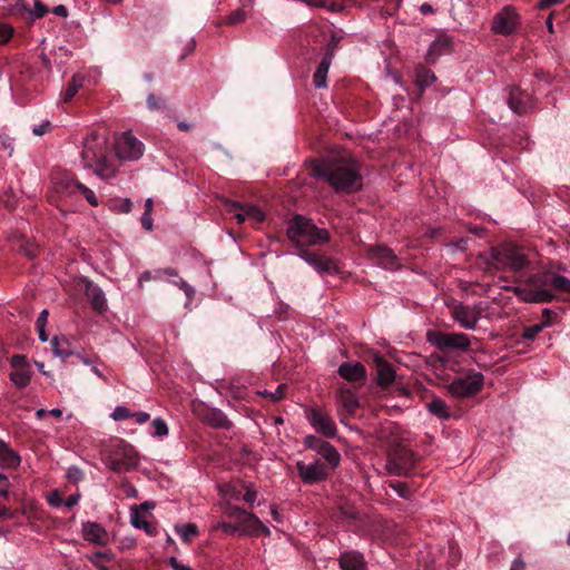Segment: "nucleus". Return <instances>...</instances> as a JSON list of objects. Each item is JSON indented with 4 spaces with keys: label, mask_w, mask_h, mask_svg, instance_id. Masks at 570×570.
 I'll return each mask as SVG.
<instances>
[{
    "label": "nucleus",
    "mask_w": 570,
    "mask_h": 570,
    "mask_svg": "<svg viewBox=\"0 0 570 570\" xmlns=\"http://www.w3.org/2000/svg\"><path fill=\"white\" fill-rule=\"evenodd\" d=\"M426 407L430 413H432L433 415L438 416L441 420H448L451 415L446 403L439 397H434L431 402H429L426 404Z\"/></svg>",
    "instance_id": "c756f323"
},
{
    "label": "nucleus",
    "mask_w": 570,
    "mask_h": 570,
    "mask_svg": "<svg viewBox=\"0 0 570 570\" xmlns=\"http://www.w3.org/2000/svg\"><path fill=\"white\" fill-rule=\"evenodd\" d=\"M553 316H556V313L553 311L544 308L542 312L543 322L541 323V325H544V327L550 326Z\"/></svg>",
    "instance_id": "13d9d810"
},
{
    "label": "nucleus",
    "mask_w": 570,
    "mask_h": 570,
    "mask_svg": "<svg viewBox=\"0 0 570 570\" xmlns=\"http://www.w3.org/2000/svg\"><path fill=\"white\" fill-rule=\"evenodd\" d=\"M452 317L465 330H474L480 320V312L472 306L456 304L451 311Z\"/></svg>",
    "instance_id": "a211bd4d"
},
{
    "label": "nucleus",
    "mask_w": 570,
    "mask_h": 570,
    "mask_svg": "<svg viewBox=\"0 0 570 570\" xmlns=\"http://www.w3.org/2000/svg\"><path fill=\"white\" fill-rule=\"evenodd\" d=\"M489 265L495 271L509 269L513 273H519L528 267L529 259L521 248L512 244H502L491 248Z\"/></svg>",
    "instance_id": "39448f33"
},
{
    "label": "nucleus",
    "mask_w": 570,
    "mask_h": 570,
    "mask_svg": "<svg viewBox=\"0 0 570 570\" xmlns=\"http://www.w3.org/2000/svg\"><path fill=\"white\" fill-rule=\"evenodd\" d=\"M82 85H83V76L73 75L67 89L62 94V100L65 102L70 101L77 95V92L82 87Z\"/></svg>",
    "instance_id": "473e14b6"
},
{
    "label": "nucleus",
    "mask_w": 570,
    "mask_h": 570,
    "mask_svg": "<svg viewBox=\"0 0 570 570\" xmlns=\"http://www.w3.org/2000/svg\"><path fill=\"white\" fill-rule=\"evenodd\" d=\"M483 386V375L480 372H469L455 377L448 385V391L455 397H470L481 391Z\"/></svg>",
    "instance_id": "6e6552de"
},
{
    "label": "nucleus",
    "mask_w": 570,
    "mask_h": 570,
    "mask_svg": "<svg viewBox=\"0 0 570 570\" xmlns=\"http://www.w3.org/2000/svg\"><path fill=\"white\" fill-rule=\"evenodd\" d=\"M81 160L85 168L94 169L102 179L114 178L118 171L117 164L108 156L107 139L91 132L83 139Z\"/></svg>",
    "instance_id": "7ed1b4c3"
},
{
    "label": "nucleus",
    "mask_w": 570,
    "mask_h": 570,
    "mask_svg": "<svg viewBox=\"0 0 570 570\" xmlns=\"http://www.w3.org/2000/svg\"><path fill=\"white\" fill-rule=\"evenodd\" d=\"M225 497H228L229 499L239 500L240 499V492L236 491V489L228 487L225 491Z\"/></svg>",
    "instance_id": "69168bd1"
},
{
    "label": "nucleus",
    "mask_w": 570,
    "mask_h": 570,
    "mask_svg": "<svg viewBox=\"0 0 570 570\" xmlns=\"http://www.w3.org/2000/svg\"><path fill=\"white\" fill-rule=\"evenodd\" d=\"M508 104L510 109L515 114H522L530 108L531 97L529 94L515 87L510 90Z\"/></svg>",
    "instance_id": "b1692460"
},
{
    "label": "nucleus",
    "mask_w": 570,
    "mask_h": 570,
    "mask_svg": "<svg viewBox=\"0 0 570 570\" xmlns=\"http://www.w3.org/2000/svg\"><path fill=\"white\" fill-rule=\"evenodd\" d=\"M176 532L183 541L188 542L193 537L197 535L198 529L193 523L181 524L175 527Z\"/></svg>",
    "instance_id": "c9c22d12"
},
{
    "label": "nucleus",
    "mask_w": 570,
    "mask_h": 570,
    "mask_svg": "<svg viewBox=\"0 0 570 570\" xmlns=\"http://www.w3.org/2000/svg\"><path fill=\"white\" fill-rule=\"evenodd\" d=\"M104 462L114 472H127L137 465V453L132 445L117 440L112 449L105 455Z\"/></svg>",
    "instance_id": "0eeeda50"
},
{
    "label": "nucleus",
    "mask_w": 570,
    "mask_h": 570,
    "mask_svg": "<svg viewBox=\"0 0 570 570\" xmlns=\"http://www.w3.org/2000/svg\"><path fill=\"white\" fill-rule=\"evenodd\" d=\"M48 315H49V313L47 309H42L40 312V314L37 318V322H36L37 327H46Z\"/></svg>",
    "instance_id": "680f3d73"
},
{
    "label": "nucleus",
    "mask_w": 570,
    "mask_h": 570,
    "mask_svg": "<svg viewBox=\"0 0 570 570\" xmlns=\"http://www.w3.org/2000/svg\"><path fill=\"white\" fill-rule=\"evenodd\" d=\"M156 507V504L153 501H145L139 507H137L138 511H145L149 512Z\"/></svg>",
    "instance_id": "338daca9"
},
{
    "label": "nucleus",
    "mask_w": 570,
    "mask_h": 570,
    "mask_svg": "<svg viewBox=\"0 0 570 570\" xmlns=\"http://www.w3.org/2000/svg\"><path fill=\"white\" fill-rule=\"evenodd\" d=\"M153 218L150 216V214L148 213H144L142 216H141V225L145 229L147 230H151L153 229Z\"/></svg>",
    "instance_id": "052dcab7"
},
{
    "label": "nucleus",
    "mask_w": 570,
    "mask_h": 570,
    "mask_svg": "<svg viewBox=\"0 0 570 570\" xmlns=\"http://www.w3.org/2000/svg\"><path fill=\"white\" fill-rule=\"evenodd\" d=\"M102 558H106L107 560H111L112 559V554L110 553H106V552H95L92 554H89L87 556V559L96 567H99L101 564L100 560Z\"/></svg>",
    "instance_id": "de8ad7c7"
},
{
    "label": "nucleus",
    "mask_w": 570,
    "mask_h": 570,
    "mask_svg": "<svg viewBox=\"0 0 570 570\" xmlns=\"http://www.w3.org/2000/svg\"><path fill=\"white\" fill-rule=\"evenodd\" d=\"M544 328V325H541V324H534V325H531V326H528L524 328V332H523V337L525 340H534L535 336Z\"/></svg>",
    "instance_id": "c03bdc74"
},
{
    "label": "nucleus",
    "mask_w": 570,
    "mask_h": 570,
    "mask_svg": "<svg viewBox=\"0 0 570 570\" xmlns=\"http://www.w3.org/2000/svg\"><path fill=\"white\" fill-rule=\"evenodd\" d=\"M131 417L135 419L136 423L138 424H145L147 421H149L150 415L147 412L139 411V412H132Z\"/></svg>",
    "instance_id": "4d7b16f0"
},
{
    "label": "nucleus",
    "mask_w": 570,
    "mask_h": 570,
    "mask_svg": "<svg viewBox=\"0 0 570 570\" xmlns=\"http://www.w3.org/2000/svg\"><path fill=\"white\" fill-rule=\"evenodd\" d=\"M67 478L69 481L73 483H78L83 478L82 471L77 466H70L67 470Z\"/></svg>",
    "instance_id": "8fccbe9b"
},
{
    "label": "nucleus",
    "mask_w": 570,
    "mask_h": 570,
    "mask_svg": "<svg viewBox=\"0 0 570 570\" xmlns=\"http://www.w3.org/2000/svg\"><path fill=\"white\" fill-rule=\"evenodd\" d=\"M551 286L557 291L570 294V279L550 272L532 274L521 281L512 291L524 303H550L556 297Z\"/></svg>",
    "instance_id": "f257e3e1"
},
{
    "label": "nucleus",
    "mask_w": 570,
    "mask_h": 570,
    "mask_svg": "<svg viewBox=\"0 0 570 570\" xmlns=\"http://www.w3.org/2000/svg\"><path fill=\"white\" fill-rule=\"evenodd\" d=\"M451 51V39L446 36L436 37L429 47L426 60L434 63L441 56L448 55Z\"/></svg>",
    "instance_id": "5701e85b"
},
{
    "label": "nucleus",
    "mask_w": 570,
    "mask_h": 570,
    "mask_svg": "<svg viewBox=\"0 0 570 570\" xmlns=\"http://www.w3.org/2000/svg\"><path fill=\"white\" fill-rule=\"evenodd\" d=\"M340 402L348 413H354L358 407V400L348 389H341Z\"/></svg>",
    "instance_id": "2f4dec72"
},
{
    "label": "nucleus",
    "mask_w": 570,
    "mask_h": 570,
    "mask_svg": "<svg viewBox=\"0 0 570 570\" xmlns=\"http://www.w3.org/2000/svg\"><path fill=\"white\" fill-rule=\"evenodd\" d=\"M287 236L296 247L313 246L330 240L326 229L316 227L311 219L301 215L294 216L288 222Z\"/></svg>",
    "instance_id": "20e7f679"
},
{
    "label": "nucleus",
    "mask_w": 570,
    "mask_h": 570,
    "mask_svg": "<svg viewBox=\"0 0 570 570\" xmlns=\"http://www.w3.org/2000/svg\"><path fill=\"white\" fill-rule=\"evenodd\" d=\"M228 212L235 214L238 224L248 220L252 224H259L265 219V213L257 206L250 204H242L238 202H227Z\"/></svg>",
    "instance_id": "4468645a"
},
{
    "label": "nucleus",
    "mask_w": 570,
    "mask_h": 570,
    "mask_svg": "<svg viewBox=\"0 0 570 570\" xmlns=\"http://www.w3.org/2000/svg\"><path fill=\"white\" fill-rule=\"evenodd\" d=\"M525 566L521 558H517L513 560L510 570H524Z\"/></svg>",
    "instance_id": "774afa93"
},
{
    "label": "nucleus",
    "mask_w": 570,
    "mask_h": 570,
    "mask_svg": "<svg viewBox=\"0 0 570 570\" xmlns=\"http://www.w3.org/2000/svg\"><path fill=\"white\" fill-rule=\"evenodd\" d=\"M20 458L3 441L0 440V465L14 468L19 465Z\"/></svg>",
    "instance_id": "c85d7f7f"
},
{
    "label": "nucleus",
    "mask_w": 570,
    "mask_h": 570,
    "mask_svg": "<svg viewBox=\"0 0 570 570\" xmlns=\"http://www.w3.org/2000/svg\"><path fill=\"white\" fill-rule=\"evenodd\" d=\"M391 488L402 498H407L409 495V488L401 482H395L390 484Z\"/></svg>",
    "instance_id": "603ef678"
},
{
    "label": "nucleus",
    "mask_w": 570,
    "mask_h": 570,
    "mask_svg": "<svg viewBox=\"0 0 570 570\" xmlns=\"http://www.w3.org/2000/svg\"><path fill=\"white\" fill-rule=\"evenodd\" d=\"M518 22L519 19L514 8L511 6H505L494 16L492 21V30L495 33L507 36L515 30Z\"/></svg>",
    "instance_id": "2eb2a0df"
},
{
    "label": "nucleus",
    "mask_w": 570,
    "mask_h": 570,
    "mask_svg": "<svg viewBox=\"0 0 570 570\" xmlns=\"http://www.w3.org/2000/svg\"><path fill=\"white\" fill-rule=\"evenodd\" d=\"M14 35V28L6 22L0 21V46L8 43Z\"/></svg>",
    "instance_id": "a19ab883"
},
{
    "label": "nucleus",
    "mask_w": 570,
    "mask_h": 570,
    "mask_svg": "<svg viewBox=\"0 0 570 570\" xmlns=\"http://www.w3.org/2000/svg\"><path fill=\"white\" fill-rule=\"evenodd\" d=\"M51 347L53 354L58 357H61L62 360H66L72 354L71 351L68 348V342L66 340H59L58 337H53L51 340Z\"/></svg>",
    "instance_id": "72a5a7b5"
},
{
    "label": "nucleus",
    "mask_w": 570,
    "mask_h": 570,
    "mask_svg": "<svg viewBox=\"0 0 570 570\" xmlns=\"http://www.w3.org/2000/svg\"><path fill=\"white\" fill-rule=\"evenodd\" d=\"M305 417L317 433L325 438L336 436V424L326 411L316 407H308L305 410Z\"/></svg>",
    "instance_id": "9b49d317"
},
{
    "label": "nucleus",
    "mask_w": 570,
    "mask_h": 570,
    "mask_svg": "<svg viewBox=\"0 0 570 570\" xmlns=\"http://www.w3.org/2000/svg\"><path fill=\"white\" fill-rule=\"evenodd\" d=\"M52 126L49 120H43L41 124L32 127V134L36 136H42L51 130Z\"/></svg>",
    "instance_id": "09e8293b"
},
{
    "label": "nucleus",
    "mask_w": 570,
    "mask_h": 570,
    "mask_svg": "<svg viewBox=\"0 0 570 570\" xmlns=\"http://www.w3.org/2000/svg\"><path fill=\"white\" fill-rule=\"evenodd\" d=\"M144 144L130 131L124 132L116 141V154L122 160H138L144 154Z\"/></svg>",
    "instance_id": "f8f14e48"
},
{
    "label": "nucleus",
    "mask_w": 570,
    "mask_h": 570,
    "mask_svg": "<svg viewBox=\"0 0 570 570\" xmlns=\"http://www.w3.org/2000/svg\"><path fill=\"white\" fill-rule=\"evenodd\" d=\"M317 273L320 274H336L340 268L333 258L324 256L320 265H317Z\"/></svg>",
    "instance_id": "e433bc0d"
},
{
    "label": "nucleus",
    "mask_w": 570,
    "mask_h": 570,
    "mask_svg": "<svg viewBox=\"0 0 570 570\" xmlns=\"http://www.w3.org/2000/svg\"><path fill=\"white\" fill-rule=\"evenodd\" d=\"M85 295L90 302V305L97 312H104L107 308V301L104 291L90 281H86Z\"/></svg>",
    "instance_id": "4be33fe9"
},
{
    "label": "nucleus",
    "mask_w": 570,
    "mask_h": 570,
    "mask_svg": "<svg viewBox=\"0 0 570 570\" xmlns=\"http://www.w3.org/2000/svg\"><path fill=\"white\" fill-rule=\"evenodd\" d=\"M315 177L325 179L337 191L352 193L362 187L358 165L352 157L331 161H316L312 167Z\"/></svg>",
    "instance_id": "f03ea898"
},
{
    "label": "nucleus",
    "mask_w": 570,
    "mask_h": 570,
    "mask_svg": "<svg viewBox=\"0 0 570 570\" xmlns=\"http://www.w3.org/2000/svg\"><path fill=\"white\" fill-rule=\"evenodd\" d=\"M147 107L150 110H157L161 108V101L154 94H149L147 97Z\"/></svg>",
    "instance_id": "5fc2aeb1"
},
{
    "label": "nucleus",
    "mask_w": 570,
    "mask_h": 570,
    "mask_svg": "<svg viewBox=\"0 0 570 570\" xmlns=\"http://www.w3.org/2000/svg\"><path fill=\"white\" fill-rule=\"evenodd\" d=\"M131 411L126 406H116L110 414L111 419L115 421H122L131 417Z\"/></svg>",
    "instance_id": "79ce46f5"
},
{
    "label": "nucleus",
    "mask_w": 570,
    "mask_h": 570,
    "mask_svg": "<svg viewBox=\"0 0 570 570\" xmlns=\"http://www.w3.org/2000/svg\"><path fill=\"white\" fill-rule=\"evenodd\" d=\"M10 364L14 370L28 367L26 363V357L23 355H13L11 357Z\"/></svg>",
    "instance_id": "864d4df0"
},
{
    "label": "nucleus",
    "mask_w": 570,
    "mask_h": 570,
    "mask_svg": "<svg viewBox=\"0 0 570 570\" xmlns=\"http://www.w3.org/2000/svg\"><path fill=\"white\" fill-rule=\"evenodd\" d=\"M374 361L377 371V384L382 387L391 385L395 380L393 366L379 355L374 357Z\"/></svg>",
    "instance_id": "393cba45"
},
{
    "label": "nucleus",
    "mask_w": 570,
    "mask_h": 570,
    "mask_svg": "<svg viewBox=\"0 0 570 570\" xmlns=\"http://www.w3.org/2000/svg\"><path fill=\"white\" fill-rule=\"evenodd\" d=\"M245 19H246L245 12L243 10H236L229 14V17L227 18V22L230 24H234V23L243 22V21H245Z\"/></svg>",
    "instance_id": "3c124183"
},
{
    "label": "nucleus",
    "mask_w": 570,
    "mask_h": 570,
    "mask_svg": "<svg viewBox=\"0 0 570 570\" xmlns=\"http://www.w3.org/2000/svg\"><path fill=\"white\" fill-rule=\"evenodd\" d=\"M47 501H48L49 505H51L53 508H59L61 504H63V499L58 490L51 491L47 495Z\"/></svg>",
    "instance_id": "49530a36"
},
{
    "label": "nucleus",
    "mask_w": 570,
    "mask_h": 570,
    "mask_svg": "<svg viewBox=\"0 0 570 570\" xmlns=\"http://www.w3.org/2000/svg\"><path fill=\"white\" fill-rule=\"evenodd\" d=\"M236 527H237L236 522L230 523V522L220 521L215 525V529L220 530L225 534L234 535V534H238V530Z\"/></svg>",
    "instance_id": "37998d69"
},
{
    "label": "nucleus",
    "mask_w": 570,
    "mask_h": 570,
    "mask_svg": "<svg viewBox=\"0 0 570 570\" xmlns=\"http://www.w3.org/2000/svg\"><path fill=\"white\" fill-rule=\"evenodd\" d=\"M297 255L309 266H312L315 271L317 269V265H320V263L324 258V256H321L307 249H301Z\"/></svg>",
    "instance_id": "4c0bfd02"
},
{
    "label": "nucleus",
    "mask_w": 570,
    "mask_h": 570,
    "mask_svg": "<svg viewBox=\"0 0 570 570\" xmlns=\"http://www.w3.org/2000/svg\"><path fill=\"white\" fill-rule=\"evenodd\" d=\"M296 469L299 478L304 483L307 484L324 481L328 476L327 468L318 460H315L308 464L304 463L303 461H298L296 463Z\"/></svg>",
    "instance_id": "dca6fc26"
},
{
    "label": "nucleus",
    "mask_w": 570,
    "mask_h": 570,
    "mask_svg": "<svg viewBox=\"0 0 570 570\" xmlns=\"http://www.w3.org/2000/svg\"><path fill=\"white\" fill-rule=\"evenodd\" d=\"M10 380L18 389L26 387L31 381V372L29 367L13 370L10 373Z\"/></svg>",
    "instance_id": "7c9ffc66"
},
{
    "label": "nucleus",
    "mask_w": 570,
    "mask_h": 570,
    "mask_svg": "<svg viewBox=\"0 0 570 570\" xmlns=\"http://www.w3.org/2000/svg\"><path fill=\"white\" fill-rule=\"evenodd\" d=\"M326 9L332 12H340L341 10H343V4L338 1H328L327 0Z\"/></svg>",
    "instance_id": "e2e57ef3"
},
{
    "label": "nucleus",
    "mask_w": 570,
    "mask_h": 570,
    "mask_svg": "<svg viewBox=\"0 0 570 570\" xmlns=\"http://www.w3.org/2000/svg\"><path fill=\"white\" fill-rule=\"evenodd\" d=\"M82 537L86 541L98 546H105L108 542V532L106 529L94 521L82 522L81 525Z\"/></svg>",
    "instance_id": "aec40b11"
},
{
    "label": "nucleus",
    "mask_w": 570,
    "mask_h": 570,
    "mask_svg": "<svg viewBox=\"0 0 570 570\" xmlns=\"http://www.w3.org/2000/svg\"><path fill=\"white\" fill-rule=\"evenodd\" d=\"M79 500H80V494L75 493V494L69 495L66 500H63V504L68 509H71L78 504Z\"/></svg>",
    "instance_id": "bf43d9fd"
},
{
    "label": "nucleus",
    "mask_w": 570,
    "mask_h": 570,
    "mask_svg": "<svg viewBox=\"0 0 570 570\" xmlns=\"http://www.w3.org/2000/svg\"><path fill=\"white\" fill-rule=\"evenodd\" d=\"M304 444L307 449L320 454L332 469H336L338 466L341 462V454L331 443L315 435H307L304 439Z\"/></svg>",
    "instance_id": "ddd939ff"
},
{
    "label": "nucleus",
    "mask_w": 570,
    "mask_h": 570,
    "mask_svg": "<svg viewBox=\"0 0 570 570\" xmlns=\"http://www.w3.org/2000/svg\"><path fill=\"white\" fill-rule=\"evenodd\" d=\"M55 185L58 193L71 195L75 191H79L91 206H98V198L94 190L88 188L86 185L75 180L73 177L65 176L59 181H56Z\"/></svg>",
    "instance_id": "f3484780"
},
{
    "label": "nucleus",
    "mask_w": 570,
    "mask_h": 570,
    "mask_svg": "<svg viewBox=\"0 0 570 570\" xmlns=\"http://www.w3.org/2000/svg\"><path fill=\"white\" fill-rule=\"evenodd\" d=\"M415 465L414 453L404 448L397 446L389 453L386 470L390 474L407 475Z\"/></svg>",
    "instance_id": "9d476101"
},
{
    "label": "nucleus",
    "mask_w": 570,
    "mask_h": 570,
    "mask_svg": "<svg viewBox=\"0 0 570 570\" xmlns=\"http://www.w3.org/2000/svg\"><path fill=\"white\" fill-rule=\"evenodd\" d=\"M335 45H330L313 76V83L316 88L327 87V73L334 58Z\"/></svg>",
    "instance_id": "6ab92c4d"
},
{
    "label": "nucleus",
    "mask_w": 570,
    "mask_h": 570,
    "mask_svg": "<svg viewBox=\"0 0 570 570\" xmlns=\"http://www.w3.org/2000/svg\"><path fill=\"white\" fill-rule=\"evenodd\" d=\"M48 12V8L40 1L35 0L33 10L30 11V14L33 19L42 18Z\"/></svg>",
    "instance_id": "a18cd8bd"
},
{
    "label": "nucleus",
    "mask_w": 570,
    "mask_h": 570,
    "mask_svg": "<svg viewBox=\"0 0 570 570\" xmlns=\"http://www.w3.org/2000/svg\"><path fill=\"white\" fill-rule=\"evenodd\" d=\"M256 498H257V492L253 487H247L246 493L242 497V499L249 504H253L255 502Z\"/></svg>",
    "instance_id": "6e6d98bb"
},
{
    "label": "nucleus",
    "mask_w": 570,
    "mask_h": 570,
    "mask_svg": "<svg viewBox=\"0 0 570 570\" xmlns=\"http://www.w3.org/2000/svg\"><path fill=\"white\" fill-rule=\"evenodd\" d=\"M435 80H436L435 75L426 68H421L416 72V83L421 89L426 88L428 86L433 83Z\"/></svg>",
    "instance_id": "f704fd0d"
},
{
    "label": "nucleus",
    "mask_w": 570,
    "mask_h": 570,
    "mask_svg": "<svg viewBox=\"0 0 570 570\" xmlns=\"http://www.w3.org/2000/svg\"><path fill=\"white\" fill-rule=\"evenodd\" d=\"M0 145L9 150V155H11L13 150L12 141L8 137H3L0 135Z\"/></svg>",
    "instance_id": "0e129e2a"
},
{
    "label": "nucleus",
    "mask_w": 570,
    "mask_h": 570,
    "mask_svg": "<svg viewBox=\"0 0 570 570\" xmlns=\"http://www.w3.org/2000/svg\"><path fill=\"white\" fill-rule=\"evenodd\" d=\"M372 256L383 268L393 269L396 267V256L387 247L377 246L373 249Z\"/></svg>",
    "instance_id": "bb28decb"
},
{
    "label": "nucleus",
    "mask_w": 570,
    "mask_h": 570,
    "mask_svg": "<svg viewBox=\"0 0 570 570\" xmlns=\"http://www.w3.org/2000/svg\"><path fill=\"white\" fill-rule=\"evenodd\" d=\"M342 570H367L363 556L356 551H345L340 557Z\"/></svg>",
    "instance_id": "a878e982"
},
{
    "label": "nucleus",
    "mask_w": 570,
    "mask_h": 570,
    "mask_svg": "<svg viewBox=\"0 0 570 570\" xmlns=\"http://www.w3.org/2000/svg\"><path fill=\"white\" fill-rule=\"evenodd\" d=\"M130 523L136 529H142L148 535L154 537L157 534L156 525L149 523L144 519L137 507L130 510Z\"/></svg>",
    "instance_id": "cd10ccee"
},
{
    "label": "nucleus",
    "mask_w": 570,
    "mask_h": 570,
    "mask_svg": "<svg viewBox=\"0 0 570 570\" xmlns=\"http://www.w3.org/2000/svg\"><path fill=\"white\" fill-rule=\"evenodd\" d=\"M223 509L228 518L236 521L238 535L257 537L259 534H271L269 528L254 513L247 512L243 508L228 502L224 504Z\"/></svg>",
    "instance_id": "423d86ee"
},
{
    "label": "nucleus",
    "mask_w": 570,
    "mask_h": 570,
    "mask_svg": "<svg viewBox=\"0 0 570 570\" xmlns=\"http://www.w3.org/2000/svg\"><path fill=\"white\" fill-rule=\"evenodd\" d=\"M428 341L440 351H466L471 345L470 337L464 333L429 332Z\"/></svg>",
    "instance_id": "1a4fd4ad"
},
{
    "label": "nucleus",
    "mask_w": 570,
    "mask_h": 570,
    "mask_svg": "<svg viewBox=\"0 0 570 570\" xmlns=\"http://www.w3.org/2000/svg\"><path fill=\"white\" fill-rule=\"evenodd\" d=\"M151 428L154 429L151 435L155 438H164L168 435L169 430L167 423L160 417H157L151 422Z\"/></svg>",
    "instance_id": "58836bf2"
},
{
    "label": "nucleus",
    "mask_w": 570,
    "mask_h": 570,
    "mask_svg": "<svg viewBox=\"0 0 570 570\" xmlns=\"http://www.w3.org/2000/svg\"><path fill=\"white\" fill-rule=\"evenodd\" d=\"M170 283L177 287H179L180 289L184 291L185 295L187 296V299L188 302H191L194 295H195V289L193 286H190L188 283H186L183 278H180L178 275L177 277H173V279L170 281Z\"/></svg>",
    "instance_id": "ea45409f"
},
{
    "label": "nucleus",
    "mask_w": 570,
    "mask_h": 570,
    "mask_svg": "<svg viewBox=\"0 0 570 570\" xmlns=\"http://www.w3.org/2000/svg\"><path fill=\"white\" fill-rule=\"evenodd\" d=\"M338 375L348 382H363L366 379V370L360 362H345L338 366Z\"/></svg>",
    "instance_id": "412c9836"
}]
</instances>
